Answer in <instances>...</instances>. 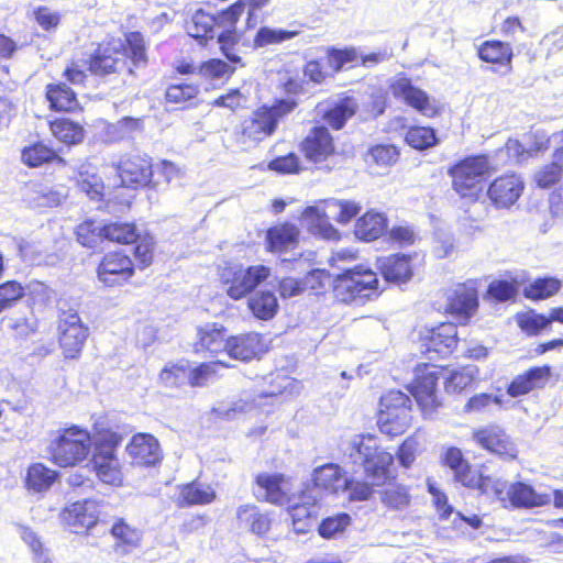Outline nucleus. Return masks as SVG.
<instances>
[{"instance_id":"obj_63","label":"nucleus","mask_w":563,"mask_h":563,"mask_svg":"<svg viewBox=\"0 0 563 563\" xmlns=\"http://www.w3.org/2000/svg\"><path fill=\"white\" fill-rule=\"evenodd\" d=\"M267 167L279 175H297L303 169L301 161L295 152L271 159Z\"/></svg>"},{"instance_id":"obj_24","label":"nucleus","mask_w":563,"mask_h":563,"mask_svg":"<svg viewBox=\"0 0 563 563\" xmlns=\"http://www.w3.org/2000/svg\"><path fill=\"white\" fill-rule=\"evenodd\" d=\"M552 377L553 367L550 364L530 366L511 378L506 386V393L510 398H520L544 389Z\"/></svg>"},{"instance_id":"obj_10","label":"nucleus","mask_w":563,"mask_h":563,"mask_svg":"<svg viewBox=\"0 0 563 563\" xmlns=\"http://www.w3.org/2000/svg\"><path fill=\"white\" fill-rule=\"evenodd\" d=\"M410 397L396 389L380 396L376 412V424L380 433L394 439L405 434L412 424Z\"/></svg>"},{"instance_id":"obj_44","label":"nucleus","mask_w":563,"mask_h":563,"mask_svg":"<svg viewBox=\"0 0 563 563\" xmlns=\"http://www.w3.org/2000/svg\"><path fill=\"white\" fill-rule=\"evenodd\" d=\"M387 227L388 221L383 213L367 211L356 220L354 234L361 241L373 242L387 231Z\"/></svg>"},{"instance_id":"obj_16","label":"nucleus","mask_w":563,"mask_h":563,"mask_svg":"<svg viewBox=\"0 0 563 563\" xmlns=\"http://www.w3.org/2000/svg\"><path fill=\"white\" fill-rule=\"evenodd\" d=\"M121 186L134 190L153 186V161L147 154L131 152L121 155L114 164Z\"/></svg>"},{"instance_id":"obj_2","label":"nucleus","mask_w":563,"mask_h":563,"mask_svg":"<svg viewBox=\"0 0 563 563\" xmlns=\"http://www.w3.org/2000/svg\"><path fill=\"white\" fill-rule=\"evenodd\" d=\"M269 3L271 0H235L217 13L199 8L186 21L187 33L201 45L216 38L225 59L243 67L239 45H249L247 33L264 22V9Z\"/></svg>"},{"instance_id":"obj_19","label":"nucleus","mask_w":563,"mask_h":563,"mask_svg":"<svg viewBox=\"0 0 563 563\" xmlns=\"http://www.w3.org/2000/svg\"><path fill=\"white\" fill-rule=\"evenodd\" d=\"M473 441L484 451L503 461H514L518 457V449L506 430L496 423L474 429Z\"/></svg>"},{"instance_id":"obj_51","label":"nucleus","mask_w":563,"mask_h":563,"mask_svg":"<svg viewBox=\"0 0 563 563\" xmlns=\"http://www.w3.org/2000/svg\"><path fill=\"white\" fill-rule=\"evenodd\" d=\"M562 282L556 277H538L523 289V296L532 301L548 299L556 295Z\"/></svg>"},{"instance_id":"obj_37","label":"nucleus","mask_w":563,"mask_h":563,"mask_svg":"<svg viewBox=\"0 0 563 563\" xmlns=\"http://www.w3.org/2000/svg\"><path fill=\"white\" fill-rule=\"evenodd\" d=\"M376 267L387 282L405 283L412 277L411 257L405 254H390L376 260Z\"/></svg>"},{"instance_id":"obj_36","label":"nucleus","mask_w":563,"mask_h":563,"mask_svg":"<svg viewBox=\"0 0 563 563\" xmlns=\"http://www.w3.org/2000/svg\"><path fill=\"white\" fill-rule=\"evenodd\" d=\"M301 218L306 223L307 231L317 238L327 241H339L340 231L331 223L325 211L316 206H308L301 211Z\"/></svg>"},{"instance_id":"obj_32","label":"nucleus","mask_w":563,"mask_h":563,"mask_svg":"<svg viewBox=\"0 0 563 563\" xmlns=\"http://www.w3.org/2000/svg\"><path fill=\"white\" fill-rule=\"evenodd\" d=\"M176 506L187 508L192 506H206L212 504L218 494L210 484H203L198 479L177 486Z\"/></svg>"},{"instance_id":"obj_28","label":"nucleus","mask_w":563,"mask_h":563,"mask_svg":"<svg viewBox=\"0 0 563 563\" xmlns=\"http://www.w3.org/2000/svg\"><path fill=\"white\" fill-rule=\"evenodd\" d=\"M268 349L265 335L257 332H246L230 335L227 354L232 360L250 362L261 358L268 352Z\"/></svg>"},{"instance_id":"obj_45","label":"nucleus","mask_w":563,"mask_h":563,"mask_svg":"<svg viewBox=\"0 0 563 563\" xmlns=\"http://www.w3.org/2000/svg\"><path fill=\"white\" fill-rule=\"evenodd\" d=\"M357 103L353 97H342L323 111L321 119L329 128L339 131L343 129L346 122L357 112Z\"/></svg>"},{"instance_id":"obj_20","label":"nucleus","mask_w":563,"mask_h":563,"mask_svg":"<svg viewBox=\"0 0 563 563\" xmlns=\"http://www.w3.org/2000/svg\"><path fill=\"white\" fill-rule=\"evenodd\" d=\"M97 277L107 287H117L128 284L135 274L132 258L123 251L106 253L97 266Z\"/></svg>"},{"instance_id":"obj_41","label":"nucleus","mask_w":563,"mask_h":563,"mask_svg":"<svg viewBox=\"0 0 563 563\" xmlns=\"http://www.w3.org/2000/svg\"><path fill=\"white\" fill-rule=\"evenodd\" d=\"M311 482L313 487L321 492L338 494L343 490L344 471L336 463H325L313 470Z\"/></svg>"},{"instance_id":"obj_4","label":"nucleus","mask_w":563,"mask_h":563,"mask_svg":"<svg viewBox=\"0 0 563 563\" xmlns=\"http://www.w3.org/2000/svg\"><path fill=\"white\" fill-rule=\"evenodd\" d=\"M93 449L88 457V467L97 481L112 488L122 487L125 483V467L119 455L123 434L107 421L92 424Z\"/></svg>"},{"instance_id":"obj_56","label":"nucleus","mask_w":563,"mask_h":563,"mask_svg":"<svg viewBox=\"0 0 563 563\" xmlns=\"http://www.w3.org/2000/svg\"><path fill=\"white\" fill-rule=\"evenodd\" d=\"M423 448L419 438L413 433L408 435L397 448L395 457L401 467L410 468Z\"/></svg>"},{"instance_id":"obj_3","label":"nucleus","mask_w":563,"mask_h":563,"mask_svg":"<svg viewBox=\"0 0 563 563\" xmlns=\"http://www.w3.org/2000/svg\"><path fill=\"white\" fill-rule=\"evenodd\" d=\"M442 467L452 472L453 479L461 486L492 496L506 509H532L550 505L549 494L539 493L536 488L521 481L508 484L501 479H495L486 474L484 464L474 465L457 446L451 445L444 449L440 457Z\"/></svg>"},{"instance_id":"obj_60","label":"nucleus","mask_w":563,"mask_h":563,"mask_svg":"<svg viewBox=\"0 0 563 563\" xmlns=\"http://www.w3.org/2000/svg\"><path fill=\"white\" fill-rule=\"evenodd\" d=\"M492 405L501 406L503 399L499 396L489 393H477L472 395L463 406V412L466 415L484 413Z\"/></svg>"},{"instance_id":"obj_46","label":"nucleus","mask_w":563,"mask_h":563,"mask_svg":"<svg viewBox=\"0 0 563 563\" xmlns=\"http://www.w3.org/2000/svg\"><path fill=\"white\" fill-rule=\"evenodd\" d=\"M76 186L85 192L90 200L102 201L106 195V185L96 167L81 166L75 177Z\"/></svg>"},{"instance_id":"obj_13","label":"nucleus","mask_w":563,"mask_h":563,"mask_svg":"<svg viewBox=\"0 0 563 563\" xmlns=\"http://www.w3.org/2000/svg\"><path fill=\"white\" fill-rule=\"evenodd\" d=\"M305 161L317 168L325 166L339 155L335 136L324 124L311 126L298 144Z\"/></svg>"},{"instance_id":"obj_50","label":"nucleus","mask_w":563,"mask_h":563,"mask_svg":"<svg viewBox=\"0 0 563 563\" xmlns=\"http://www.w3.org/2000/svg\"><path fill=\"white\" fill-rule=\"evenodd\" d=\"M249 309L260 320L272 319L278 309L277 298L271 290H262L250 297Z\"/></svg>"},{"instance_id":"obj_39","label":"nucleus","mask_w":563,"mask_h":563,"mask_svg":"<svg viewBox=\"0 0 563 563\" xmlns=\"http://www.w3.org/2000/svg\"><path fill=\"white\" fill-rule=\"evenodd\" d=\"M200 86L196 82L178 81L169 84L164 93V101L174 109L185 110L198 104Z\"/></svg>"},{"instance_id":"obj_52","label":"nucleus","mask_w":563,"mask_h":563,"mask_svg":"<svg viewBox=\"0 0 563 563\" xmlns=\"http://www.w3.org/2000/svg\"><path fill=\"white\" fill-rule=\"evenodd\" d=\"M520 282L516 276L495 279L490 282L486 289V297L495 302H505L514 300L519 292Z\"/></svg>"},{"instance_id":"obj_38","label":"nucleus","mask_w":563,"mask_h":563,"mask_svg":"<svg viewBox=\"0 0 563 563\" xmlns=\"http://www.w3.org/2000/svg\"><path fill=\"white\" fill-rule=\"evenodd\" d=\"M427 346L439 354H451L459 345L457 327L454 322H441L430 329Z\"/></svg>"},{"instance_id":"obj_34","label":"nucleus","mask_w":563,"mask_h":563,"mask_svg":"<svg viewBox=\"0 0 563 563\" xmlns=\"http://www.w3.org/2000/svg\"><path fill=\"white\" fill-rule=\"evenodd\" d=\"M379 501L388 512L402 514L409 510L412 501L410 486L396 481L384 483L378 492Z\"/></svg>"},{"instance_id":"obj_31","label":"nucleus","mask_w":563,"mask_h":563,"mask_svg":"<svg viewBox=\"0 0 563 563\" xmlns=\"http://www.w3.org/2000/svg\"><path fill=\"white\" fill-rule=\"evenodd\" d=\"M236 521L250 533L260 538L266 537L273 529L274 518L268 510L261 509L255 504H243L236 508Z\"/></svg>"},{"instance_id":"obj_9","label":"nucleus","mask_w":563,"mask_h":563,"mask_svg":"<svg viewBox=\"0 0 563 563\" xmlns=\"http://www.w3.org/2000/svg\"><path fill=\"white\" fill-rule=\"evenodd\" d=\"M377 273L364 264H356L333 276L331 289L334 298L345 305L369 299L377 292Z\"/></svg>"},{"instance_id":"obj_29","label":"nucleus","mask_w":563,"mask_h":563,"mask_svg":"<svg viewBox=\"0 0 563 563\" xmlns=\"http://www.w3.org/2000/svg\"><path fill=\"white\" fill-rule=\"evenodd\" d=\"M476 56L482 63L490 65L495 70L504 69L508 74L514 70L515 53L512 45L507 41L485 40L476 47Z\"/></svg>"},{"instance_id":"obj_57","label":"nucleus","mask_w":563,"mask_h":563,"mask_svg":"<svg viewBox=\"0 0 563 563\" xmlns=\"http://www.w3.org/2000/svg\"><path fill=\"white\" fill-rule=\"evenodd\" d=\"M133 244V255L136 260V266L144 269L151 266L155 257V240L152 234L140 232V238Z\"/></svg>"},{"instance_id":"obj_18","label":"nucleus","mask_w":563,"mask_h":563,"mask_svg":"<svg viewBox=\"0 0 563 563\" xmlns=\"http://www.w3.org/2000/svg\"><path fill=\"white\" fill-rule=\"evenodd\" d=\"M253 484L257 489L256 498L260 501L274 506H289L297 510V505H291L294 494L290 489V479L279 472H260L254 475Z\"/></svg>"},{"instance_id":"obj_58","label":"nucleus","mask_w":563,"mask_h":563,"mask_svg":"<svg viewBox=\"0 0 563 563\" xmlns=\"http://www.w3.org/2000/svg\"><path fill=\"white\" fill-rule=\"evenodd\" d=\"M406 143L416 150H427L433 146L438 139L434 129L430 126H410L405 135Z\"/></svg>"},{"instance_id":"obj_6","label":"nucleus","mask_w":563,"mask_h":563,"mask_svg":"<svg viewBox=\"0 0 563 563\" xmlns=\"http://www.w3.org/2000/svg\"><path fill=\"white\" fill-rule=\"evenodd\" d=\"M93 432L79 424H69L51 433L46 445L48 461L60 468L85 463L93 449Z\"/></svg>"},{"instance_id":"obj_23","label":"nucleus","mask_w":563,"mask_h":563,"mask_svg":"<svg viewBox=\"0 0 563 563\" xmlns=\"http://www.w3.org/2000/svg\"><path fill=\"white\" fill-rule=\"evenodd\" d=\"M59 516L74 533L86 534L99 523V503L90 498L77 500L64 507Z\"/></svg>"},{"instance_id":"obj_42","label":"nucleus","mask_w":563,"mask_h":563,"mask_svg":"<svg viewBox=\"0 0 563 563\" xmlns=\"http://www.w3.org/2000/svg\"><path fill=\"white\" fill-rule=\"evenodd\" d=\"M47 126L52 135L59 143L68 147L81 144L86 135L85 128L81 123L65 117L49 120Z\"/></svg>"},{"instance_id":"obj_25","label":"nucleus","mask_w":563,"mask_h":563,"mask_svg":"<svg viewBox=\"0 0 563 563\" xmlns=\"http://www.w3.org/2000/svg\"><path fill=\"white\" fill-rule=\"evenodd\" d=\"M68 81H54L45 86L44 97L49 111L63 114H81L85 110L78 93Z\"/></svg>"},{"instance_id":"obj_49","label":"nucleus","mask_w":563,"mask_h":563,"mask_svg":"<svg viewBox=\"0 0 563 563\" xmlns=\"http://www.w3.org/2000/svg\"><path fill=\"white\" fill-rule=\"evenodd\" d=\"M230 365L223 361L201 362L192 368H188V385L191 387H203L219 377V368H229Z\"/></svg>"},{"instance_id":"obj_40","label":"nucleus","mask_w":563,"mask_h":563,"mask_svg":"<svg viewBox=\"0 0 563 563\" xmlns=\"http://www.w3.org/2000/svg\"><path fill=\"white\" fill-rule=\"evenodd\" d=\"M478 368L475 365H462L443 374L444 391L448 395L460 396L476 386Z\"/></svg>"},{"instance_id":"obj_64","label":"nucleus","mask_w":563,"mask_h":563,"mask_svg":"<svg viewBox=\"0 0 563 563\" xmlns=\"http://www.w3.org/2000/svg\"><path fill=\"white\" fill-rule=\"evenodd\" d=\"M32 202L38 208H53L60 205V194L53 189L44 187L42 184H32L30 187Z\"/></svg>"},{"instance_id":"obj_54","label":"nucleus","mask_w":563,"mask_h":563,"mask_svg":"<svg viewBox=\"0 0 563 563\" xmlns=\"http://www.w3.org/2000/svg\"><path fill=\"white\" fill-rule=\"evenodd\" d=\"M399 148L394 144H375L366 152V162L378 167H389L399 159Z\"/></svg>"},{"instance_id":"obj_47","label":"nucleus","mask_w":563,"mask_h":563,"mask_svg":"<svg viewBox=\"0 0 563 563\" xmlns=\"http://www.w3.org/2000/svg\"><path fill=\"white\" fill-rule=\"evenodd\" d=\"M103 241L119 245L133 244L140 238V230L134 222L113 221L102 225Z\"/></svg>"},{"instance_id":"obj_22","label":"nucleus","mask_w":563,"mask_h":563,"mask_svg":"<svg viewBox=\"0 0 563 563\" xmlns=\"http://www.w3.org/2000/svg\"><path fill=\"white\" fill-rule=\"evenodd\" d=\"M391 95L401 99L408 107L428 118L440 114L441 108L423 89L415 86L409 77L402 76L389 85Z\"/></svg>"},{"instance_id":"obj_21","label":"nucleus","mask_w":563,"mask_h":563,"mask_svg":"<svg viewBox=\"0 0 563 563\" xmlns=\"http://www.w3.org/2000/svg\"><path fill=\"white\" fill-rule=\"evenodd\" d=\"M525 187L520 175L506 172L488 184L486 195L495 209H510L522 196Z\"/></svg>"},{"instance_id":"obj_43","label":"nucleus","mask_w":563,"mask_h":563,"mask_svg":"<svg viewBox=\"0 0 563 563\" xmlns=\"http://www.w3.org/2000/svg\"><path fill=\"white\" fill-rule=\"evenodd\" d=\"M59 473L42 462H33L26 467L23 485L27 492H47L58 479Z\"/></svg>"},{"instance_id":"obj_1","label":"nucleus","mask_w":563,"mask_h":563,"mask_svg":"<svg viewBox=\"0 0 563 563\" xmlns=\"http://www.w3.org/2000/svg\"><path fill=\"white\" fill-rule=\"evenodd\" d=\"M150 63L148 42L141 31H129L123 38L109 36L95 44L87 54L85 68L71 58L62 76L74 86H85L88 77L98 84L136 78L137 70Z\"/></svg>"},{"instance_id":"obj_48","label":"nucleus","mask_w":563,"mask_h":563,"mask_svg":"<svg viewBox=\"0 0 563 563\" xmlns=\"http://www.w3.org/2000/svg\"><path fill=\"white\" fill-rule=\"evenodd\" d=\"M255 29L257 30L253 36V40H249V45H243L244 47H252L255 49L267 47L269 45H276L289 41L299 34V31L297 30L291 31L269 26H256Z\"/></svg>"},{"instance_id":"obj_62","label":"nucleus","mask_w":563,"mask_h":563,"mask_svg":"<svg viewBox=\"0 0 563 563\" xmlns=\"http://www.w3.org/2000/svg\"><path fill=\"white\" fill-rule=\"evenodd\" d=\"M75 234L78 243L85 247H95L99 241H103L102 227H99L95 220L79 223Z\"/></svg>"},{"instance_id":"obj_7","label":"nucleus","mask_w":563,"mask_h":563,"mask_svg":"<svg viewBox=\"0 0 563 563\" xmlns=\"http://www.w3.org/2000/svg\"><path fill=\"white\" fill-rule=\"evenodd\" d=\"M445 369L446 366L429 362L418 363L413 367V375L407 385V390L423 419H434L445 406V399L440 389Z\"/></svg>"},{"instance_id":"obj_55","label":"nucleus","mask_w":563,"mask_h":563,"mask_svg":"<svg viewBox=\"0 0 563 563\" xmlns=\"http://www.w3.org/2000/svg\"><path fill=\"white\" fill-rule=\"evenodd\" d=\"M515 320L518 328L528 336L539 335L550 325V320L545 314L537 313L533 310L517 313Z\"/></svg>"},{"instance_id":"obj_8","label":"nucleus","mask_w":563,"mask_h":563,"mask_svg":"<svg viewBox=\"0 0 563 563\" xmlns=\"http://www.w3.org/2000/svg\"><path fill=\"white\" fill-rule=\"evenodd\" d=\"M490 173L489 158L485 154L464 156L448 168L452 189L461 199L471 202L478 200L483 184Z\"/></svg>"},{"instance_id":"obj_14","label":"nucleus","mask_w":563,"mask_h":563,"mask_svg":"<svg viewBox=\"0 0 563 563\" xmlns=\"http://www.w3.org/2000/svg\"><path fill=\"white\" fill-rule=\"evenodd\" d=\"M269 276V268L265 265L225 266L220 274V283L232 300H240L251 294L262 282Z\"/></svg>"},{"instance_id":"obj_35","label":"nucleus","mask_w":563,"mask_h":563,"mask_svg":"<svg viewBox=\"0 0 563 563\" xmlns=\"http://www.w3.org/2000/svg\"><path fill=\"white\" fill-rule=\"evenodd\" d=\"M21 162L30 168L49 164L67 165V161L59 155L58 151L42 140L34 141L21 150Z\"/></svg>"},{"instance_id":"obj_27","label":"nucleus","mask_w":563,"mask_h":563,"mask_svg":"<svg viewBox=\"0 0 563 563\" xmlns=\"http://www.w3.org/2000/svg\"><path fill=\"white\" fill-rule=\"evenodd\" d=\"M125 451L132 465L139 467L154 466L162 460L158 440L147 432L133 434L125 446Z\"/></svg>"},{"instance_id":"obj_53","label":"nucleus","mask_w":563,"mask_h":563,"mask_svg":"<svg viewBox=\"0 0 563 563\" xmlns=\"http://www.w3.org/2000/svg\"><path fill=\"white\" fill-rule=\"evenodd\" d=\"M236 64L230 63L228 59L209 58L198 66V74L205 80H219L221 78H230L234 71ZM238 66H240L238 64Z\"/></svg>"},{"instance_id":"obj_61","label":"nucleus","mask_w":563,"mask_h":563,"mask_svg":"<svg viewBox=\"0 0 563 563\" xmlns=\"http://www.w3.org/2000/svg\"><path fill=\"white\" fill-rule=\"evenodd\" d=\"M376 484L378 483L345 477L343 490L347 492L350 501H365L374 495Z\"/></svg>"},{"instance_id":"obj_15","label":"nucleus","mask_w":563,"mask_h":563,"mask_svg":"<svg viewBox=\"0 0 563 563\" xmlns=\"http://www.w3.org/2000/svg\"><path fill=\"white\" fill-rule=\"evenodd\" d=\"M88 327L76 309H60L57 317V340L65 358L79 357L88 338Z\"/></svg>"},{"instance_id":"obj_12","label":"nucleus","mask_w":563,"mask_h":563,"mask_svg":"<svg viewBox=\"0 0 563 563\" xmlns=\"http://www.w3.org/2000/svg\"><path fill=\"white\" fill-rule=\"evenodd\" d=\"M357 57V51L352 46L343 48L328 46L324 51V60L311 58L303 64V78L306 82L321 86L340 73L345 65L354 63Z\"/></svg>"},{"instance_id":"obj_17","label":"nucleus","mask_w":563,"mask_h":563,"mask_svg":"<svg viewBox=\"0 0 563 563\" xmlns=\"http://www.w3.org/2000/svg\"><path fill=\"white\" fill-rule=\"evenodd\" d=\"M479 308V291L475 280L457 284L446 296L444 313L459 324L466 325Z\"/></svg>"},{"instance_id":"obj_30","label":"nucleus","mask_w":563,"mask_h":563,"mask_svg":"<svg viewBox=\"0 0 563 563\" xmlns=\"http://www.w3.org/2000/svg\"><path fill=\"white\" fill-rule=\"evenodd\" d=\"M229 339L228 329L223 324L218 322L206 323L197 328L194 351L210 356L228 353Z\"/></svg>"},{"instance_id":"obj_59","label":"nucleus","mask_w":563,"mask_h":563,"mask_svg":"<svg viewBox=\"0 0 563 563\" xmlns=\"http://www.w3.org/2000/svg\"><path fill=\"white\" fill-rule=\"evenodd\" d=\"M351 516L346 512H339L333 516L325 517L318 526V533L323 539H331L343 533L351 525Z\"/></svg>"},{"instance_id":"obj_33","label":"nucleus","mask_w":563,"mask_h":563,"mask_svg":"<svg viewBox=\"0 0 563 563\" xmlns=\"http://www.w3.org/2000/svg\"><path fill=\"white\" fill-rule=\"evenodd\" d=\"M110 536L113 538L114 552L126 555L141 548L143 531L132 526L124 518H117L110 528Z\"/></svg>"},{"instance_id":"obj_5","label":"nucleus","mask_w":563,"mask_h":563,"mask_svg":"<svg viewBox=\"0 0 563 563\" xmlns=\"http://www.w3.org/2000/svg\"><path fill=\"white\" fill-rule=\"evenodd\" d=\"M296 98H274L271 103L256 107L250 115L240 121L234 131L236 141L247 145H258L272 137L279 124L296 111Z\"/></svg>"},{"instance_id":"obj_11","label":"nucleus","mask_w":563,"mask_h":563,"mask_svg":"<svg viewBox=\"0 0 563 563\" xmlns=\"http://www.w3.org/2000/svg\"><path fill=\"white\" fill-rule=\"evenodd\" d=\"M376 435L366 433L358 437L353 450L358 454L364 477L372 482H385L390 477L395 455L377 444Z\"/></svg>"},{"instance_id":"obj_26","label":"nucleus","mask_w":563,"mask_h":563,"mask_svg":"<svg viewBox=\"0 0 563 563\" xmlns=\"http://www.w3.org/2000/svg\"><path fill=\"white\" fill-rule=\"evenodd\" d=\"M301 231L291 221L277 222L265 232V251L282 255L296 250L299 246Z\"/></svg>"}]
</instances>
